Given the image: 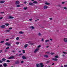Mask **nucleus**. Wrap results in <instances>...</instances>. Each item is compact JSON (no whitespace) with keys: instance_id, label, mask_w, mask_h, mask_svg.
<instances>
[{"instance_id":"obj_49","label":"nucleus","mask_w":67,"mask_h":67,"mask_svg":"<svg viewBox=\"0 0 67 67\" xmlns=\"http://www.w3.org/2000/svg\"><path fill=\"white\" fill-rule=\"evenodd\" d=\"M9 39L8 38L7 39H6V41H9Z\"/></svg>"},{"instance_id":"obj_34","label":"nucleus","mask_w":67,"mask_h":67,"mask_svg":"<svg viewBox=\"0 0 67 67\" xmlns=\"http://www.w3.org/2000/svg\"><path fill=\"white\" fill-rule=\"evenodd\" d=\"M22 51H23V53H25V50H22Z\"/></svg>"},{"instance_id":"obj_20","label":"nucleus","mask_w":67,"mask_h":67,"mask_svg":"<svg viewBox=\"0 0 67 67\" xmlns=\"http://www.w3.org/2000/svg\"><path fill=\"white\" fill-rule=\"evenodd\" d=\"M36 67H40V65L38 64L37 63L36 64Z\"/></svg>"},{"instance_id":"obj_43","label":"nucleus","mask_w":67,"mask_h":67,"mask_svg":"<svg viewBox=\"0 0 67 67\" xmlns=\"http://www.w3.org/2000/svg\"><path fill=\"white\" fill-rule=\"evenodd\" d=\"M0 13L1 14H3L4 13V12H1Z\"/></svg>"},{"instance_id":"obj_9","label":"nucleus","mask_w":67,"mask_h":67,"mask_svg":"<svg viewBox=\"0 0 67 67\" xmlns=\"http://www.w3.org/2000/svg\"><path fill=\"white\" fill-rule=\"evenodd\" d=\"M19 3H20V2H19V1H17L16 2V4H19Z\"/></svg>"},{"instance_id":"obj_15","label":"nucleus","mask_w":67,"mask_h":67,"mask_svg":"<svg viewBox=\"0 0 67 67\" xmlns=\"http://www.w3.org/2000/svg\"><path fill=\"white\" fill-rule=\"evenodd\" d=\"M44 57L46 58H48V56L47 55H44Z\"/></svg>"},{"instance_id":"obj_38","label":"nucleus","mask_w":67,"mask_h":67,"mask_svg":"<svg viewBox=\"0 0 67 67\" xmlns=\"http://www.w3.org/2000/svg\"><path fill=\"white\" fill-rule=\"evenodd\" d=\"M10 45H11V44L8 43L7 46H10Z\"/></svg>"},{"instance_id":"obj_12","label":"nucleus","mask_w":67,"mask_h":67,"mask_svg":"<svg viewBox=\"0 0 67 67\" xmlns=\"http://www.w3.org/2000/svg\"><path fill=\"white\" fill-rule=\"evenodd\" d=\"M3 66L4 67H7V64L5 63L3 64Z\"/></svg>"},{"instance_id":"obj_55","label":"nucleus","mask_w":67,"mask_h":67,"mask_svg":"<svg viewBox=\"0 0 67 67\" xmlns=\"http://www.w3.org/2000/svg\"><path fill=\"white\" fill-rule=\"evenodd\" d=\"M16 44H17V45H18V44H19V42H16Z\"/></svg>"},{"instance_id":"obj_19","label":"nucleus","mask_w":67,"mask_h":67,"mask_svg":"<svg viewBox=\"0 0 67 67\" xmlns=\"http://www.w3.org/2000/svg\"><path fill=\"white\" fill-rule=\"evenodd\" d=\"M33 3H35V4H36L37 3V2L36 1H34L33 2Z\"/></svg>"},{"instance_id":"obj_5","label":"nucleus","mask_w":67,"mask_h":67,"mask_svg":"<svg viewBox=\"0 0 67 67\" xmlns=\"http://www.w3.org/2000/svg\"><path fill=\"white\" fill-rule=\"evenodd\" d=\"M28 43L29 44H30V45H34V43H32V42H31V41H29L28 42Z\"/></svg>"},{"instance_id":"obj_44","label":"nucleus","mask_w":67,"mask_h":67,"mask_svg":"<svg viewBox=\"0 0 67 67\" xmlns=\"http://www.w3.org/2000/svg\"><path fill=\"white\" fill-rule=\"evenodd\" d=\"M9 48V47H8L6 48V49H8Z\"/></svg>"},{"instance_id":"obj_13","label":"nucleus","mask_w":67,"mask_h":67,"mask_svg":"<svg viewBox=\"0 0 67 67\" xmlns=\"http://www.w3.org/2000/svg\"><path fill=\"white\" fill-rule=\"evenodd\" d=\"M29 4L30 5H34L33 3H32L31 2Z\"/></svg>"},{"instance_id":"obj_4","label":"nucleus","mask_w":67,"mask_h":67,"mask_svg":"<svg viewBox=\"0 0 67 67\" xmlns=\"http://www.w3.org/2000/svg\"><path fill=\"white\" fill-rule=\"evenodd\" d=\"M63 41L65 43H67V38H64L63 40Z\"/></svg>"},{"instance_id":"obj_23","label":"nucleus","mask_w":67,"mask_h":67,"mask_svg":"<svg viewBox=\"0 0 67 67\" xmlns=\"http://www.w3.org/2000/svg\"><path fill=\"white\" fill-rule=\"evenodd\" d=\"M23 9H24V10H26L27 9V7H24V8H23Z\"/></svg>"},{"instance_id":"obj_46","label":"nucleus","mask_w":67,"mask_h":67,"mask_svg":"<svg viewBox=\"0 0 67 67\" xmlns=\"http://www.w3.org/2000/svg\"><path fill=\"white\" fill-rule=\"evenodd\" d=\"M0 67H4L2 65H0Z\"/></svg>"},{"instance_id":"obj_2","label":"nucleus","mask_w":67,"mask_h":67,"mask_svg":"<svg viewBox=\"0 0 67 67\" xmlns=\"http://www.w3.org/2000/svg\"><path fill=\"white\" fill-rule=\"evenodd\" d=\"M5 26V25H3L1 26V27L2 29H4V27Z\"/></svg>"},{"instance_id":"obj_7","label":"nucleus","mask_w":67,"mask_h":67,"mask_svg":"<svg viewBox=\"0 0 67 67\" xmlns=\"http://www.w3.org/2000/svg\"><path fill=\"white\" fill-rule=\"evenodd\" d=\"M22 58L23 59H26V57L24 56H22Z\"/></svg>"},{"instance_id":"obj_32","label":"nucleus","mask_w":67,"mask_h":67,"mask_svg":"<svg viewBox=\"0 0 67 67\" xmlns=\"http://www.w3.org/2000/svg\"><path fill=\"white\" fill-rule=\"evenodd\" d=\"M63 53L64 54H67V52H63Z\"/></svg>"},{"instance_id":"obj_63","label":"nucleus","mask_w":67,"mask_h":67,"mask_svg":"<svg viewBox=\"0 0 67 67\" xmlns=\"http://www.w3.org/2000/svg\"><path fill=\"white\" fill-rule=\"evenodd\" d=\"M49 47V46H47L46 47H47V48H48V47Z\"/></svg>"},{"instance_id":"obj_57","label":"nucleus","mask_w":67,"mask_h":67,"mask_svg":"<svg viewBox=\"0 0 67 67\" xmlns=\"http://www.w3.org/2000/svg\"><path fill=\"white\" fill-rule=\"evenodd\" d=\"M29 20L30 21H32V19H30Z\"/></svg>"},{"instance_id":"obj_35","label":"nucleus","mask_w":67,"mask_h":67,"mask_svg":"<svg viewBox=\"0 0 67 67\" xmlns=\"http://www.w3.org/2000/svg\"><path fill=\"white\" fill-rule=\"evenodd\" d=\"M19 39V37H18L16 38V40H18Z\"/></svg>"},{"instance_id":"obj_41","label":"nucleus","mask_w":67,"mask_h":67,"mask_svg":"<svg viewBox=\"0 0 67 67\" xmlns=\"http://www.w3.org/2000/svg\"><path fill=\"white\" fill-rule=\"evenodd\" d=\"M49 42V41L48 40H47L46 41V42Z\"/></svg>"},{"instance_id":"obj_36","label":"nucleus","mask_w":67,"mask_h":67,"mask_svg":"<svg viewBox=\"0 0 67 67\" xmlns=\"http://www.w3.org/2000/svg\"><path fill=\"white\" fill-rule=\"evenodd\" d=\"M49 63V61H47L46 62V64H48V63Z\"/></svg>"},{"instance_id":"obj_39","label":"nucleus","mask_w":67,"mask_h":67,"mask_svg":"<svg viewBox=\"0 0 67 67\" xmlns=\"http://www.w3.org/2000/svg\"><path fill=\"white\" fill-rule=\"evenodd\" d=\"M5 44L6 45H8V42H6L5 43Z\"/></svg>"},{"instance_id":"obj_47","label":"nucleus","mask_w":67,"mask_h":67,"mask_svg":"<svg viewBox=\"0 0 67 67\" xmlns=\"http://www.w3.org/2000/svg\"><path fill=\"white\" fill-rule=\"evenodd\" d=\"M12 27H10L9 28V30H12Z\"/></svg>"},{"instance_id":"obj_56","label":"nucleus","mask_w":67,"mask_h":67,"mask_svg":"<svg viewBox=\"0 0 67 67\" xmlns=\"http://www.w3.org/2000/svg\"><path fill=\"white\" fill-rule=\"evenodd\" d=\"M58 6L59 7H61V6L60 5H58Z\"/></svg>"},{"instance_id":"obj_60","label":"nucleus","mask_w":67,"mask_h":67,"mask_svg":"<svg viewBox=\"0 0 67 67\" xmlns=\"http://www.w3.org/2000/svg\"><path fill=\"white\" fill-rule=\"evenodd\" d=\"M50 41H53V39H50Z\"/></svg>"},{"instance_id":"obj_17","label":"nucleus","mask_w":67,"mask_h":67,"mask_svg":"<svg viewBox=\"0 0 67 67\" xmlns=\"http://www.w3.org/2000/svg\"><path fill=\"white\" fill-rule=\"evenodd\" d=\"M27 46H28V44H25V46H24V47L25 48H26V47H27Z\"/></svg>"},{"instance_id":"obj_54","label":"nucleus","mask_w":67,"mask_h":67,"mask_svg":"<svg viewBox=\"0 0 67 67\" xmlns=\"http://www.w3.org/2000/svg\"><path fill=\"white\" fill-rule=\"evenodd\" d=\"M37 20H39V19H38L37 20H35V22H36V21H37Z\"/></svg>"},{"instance_id":"obj_14","label":"nucleus","mask_w":67,"mask_h":67,"mask_svg":"<svg viewBox=\"0 0 67 67\" xmlns=\"http://www.w3.org/2000/svg\"><path fill=\"white\" fill-rule=\"evenodd\" d=\"M5 2L4 1H2L0 2V3H3Z\"/></svg>"},{"instance_id":"obj_42","label":"nucleus","mask_w":67,"mask_h":67,"mask_svg":"<svg viewBox=\"0 0 67 67\" xmlns=\"http://www.w3.org/2000/svg\"><path fill=\"white\" fill-rule=\"evenodd\" d=\"M41 47V45H39L38 46V48H40V47Z\"/></svg>"},{"instance_id":"obj_48","label":"nucleus","mask_w":67,"mask_h":67,"mask_svg":"<svg viewBox=\"0 0 67 67\" xmlns=\"http://www.w3.org/2000/svg\"><path fill=\"white\" fill-rule=\"evenodd\" d=\"M49 19L50 20H53V18H49Z\"/></svg>"},{"instance_id":"obj_29","label":"nucleus","mask_w":67,"mask_h":67,"mask_svg":"<svg viewBox=\"0 0 67 67\" xmlns=\"http://www.w3.org/2000/svg\"><path fill=\"white\" fill-rule=\"evenodd\" d=\"M55 58H58V55L55 56Z\"/></svg>"},{"instance_id":"obj_45","label":"nucleus","mask_w":67,"mask_h":67,"mask_svg":"<svg viewBox=\"0 0 67 67\" xmlns=\"http://www.w3.org/2000/svg\"><path fill=\"white\" fill-rule=\"evenodd\" d=\"M41 41L42 42H43L44 41V39L43 38H42V40H41Z\"/></svg>"},{"instance_id":"obj_31","label":"nucleus","mask_w":67,"mask_h":67,"mask_svg":"<svg viewBox=\"0 0 67 67\" xmlns=\"http://www.w3.org/2000/svg\"><path fill=\"white\" fill-rule=\"evenodd\" d=\"M17 7H20V5L19 4H18L17 5Z\"/></svg>"},{"instance_id":"obj_51","label":"nucleus","mask_w":67,"mask_h":67,"mask_svg":"<svg viewBox=\"0 0 67 67\" xmlns=\"http://www.w3.org/2000/svg\"><path fill=\"white\" fill-rule=\"evenodd\" d=\"M51 54L52 55H54V53H51Z\"/></svg>"},{"instance_id":"obj_28","label":"nucleus","mask_w":67,"mask_h":67,"mask_svg":"<svg viewBox=\"0 0 67 67\" xmlns=\"http://www.w3.org/2000/svg\"><path fill=\"white\" fill-rule=\"evenodd\" d=\"M5 31L7 32H10V31L9 30H6Z\"/></svg>"},{"instance_id":"obj_8","label":"nucleus","mask_w":67,"mask_h":67,"mask_svg":"<svg viewBox=\"0 0 67 67\" xmlns=\"http://www.w3.org/2000/svg\"><path fill=\"white\" fill-rule=\"evenodd\" d=\"M53 60H54L55 61H57L58 60V59L57 58H53L52 59Z\"/></svg>"},{"instance_id":"obj_40","label":"nucleus","mask_w":67,"mask_h":67,"mask_svg":"<svg viewBox=\"0 0 67 67\" xmlns=\"http://www.w3.org/2000/svg\"><path fill=\"white\" fill-rule=\"evenodd\" d=\"M24 63V61H21V64H22V63Z\"/></svg>"},{"instance_id":"obj_22","label":"nucleus","mask_w":67,"mask_h":67,"mask_svg":"<svg viewBox=\"0 0 67 67\" xmlns=\"http://www.w3.org/2000/svg\"><path fill=\"white\" fill-rule=\"evenodd\" d=\"M30 28L31 29H34L35 27L33 26H32Z\"/></svg>"},{"instance_id":"obj_25","label":"nucleus","mask_w":67,"mask_h":67,"mask_svg":"<svg viewBox=\"0 0 67 67\" xmlns=\"http://www.w3.org/2000/svg\"><path fill=\"white\" fill-rule=\"evenodd\" d=\"M6 62H7V63H10V60H7Z\"/></svg>"},{"instance_id":"obj_37","label":"nucleus","mask_w":67,"mask_h":67,"mask_svg":"<svg viewBox=\"0 0 67 67\" xmlns=\"http://www.w3.org/2000/svg\"><path fill=\"white\" fill-rule=\"evenodd\" d=\"M38 35H39V36H41V34L40 33H38Z\"/></svg>"},{"instance_id":"obj_59","label":"nucleus","mask_w":67,"mask_h":67,"mask_svg":"<svg viewBox=\"0 0 67 67\" xmlns=\"http://www.w3.org/2000/svg\"><path fill=\"white\" fill-rule=\"evenodd\" d=\"M46 53H47V54H49V52H46Z\"/></svg>"},{"instance_id":"obj_11","label":"nucleus","mask_w":67,"mask_h":67,"mask_svg":"<svg viewBox=\"0 0 67 67\" xmlns=\"http://www.w3.org/2000/svg\"><path fill=\"white\" fill-rule=\"evenodd\" d=\"M14 17H12L11 16H9L8 18V19H13Z\"/></svg>"},{"instance_id":"obj_52","label":"nucleus","mask_w":67,"mask_h":67,"mask_svg":"<svg viewBox=\"0 0 67 67\" xmlns=\"http://www.w3.org/2000/svg\"><path fill=\"white\" fill-rule=\"evenodd\" d=\"M23 55V54L22 53H21V54H20L19 55V56H21V55Z\"/></svg>"},{"instance_id":"obj_27","label":"nucleus","mask_w":67,"mask_h":67,"mask_svg":"<svg viewBox=\"0 0 67 67\" xmlns=\"http://www.w3.org/2000/svg\"><path fill=\"white\" fill-rule=\"evenodd\" d=\"M5 25L6 26H8V25H9V24L6 23V24H5Z\"/></svg>"},{"instance_id":"obj_62","label":"nucleus","mask_w":67,"mask_h":67,"mask_svg":"<svg viewBox=\"0 0 67 67\" xmlns=\"http://www.w3.org/2000/svg\"><path fill=\"white\" fill-rule=\"evenodd\" d=\"M62 4H64V3H64V2H62Z\"/></svg>"},{"instance_id":"obj_26","label":"nucleus","mask_w":67,"mask_h":67,"mask_svg":"<svg viewBox=\"0 0 67 67\" xmlns=\"http://www.w3.org/2000/svg\"><path fill=\"white\" fill-rule=\"evenodd\" d=\"M64 9H65V10H67V7H64Z\"/></svg>"},{"instance_id":"obj_1","label":"nucleus","mask_w":67,"mask_h":67,"mask_svg":"<svg viewBox=\"0 0 67 67\" xmlns=\"http://www.w3.org/2000/svg\"><path fill=\"white\" fill-rule=\"evenodd\" d=\"M15 63L16 64H20V61L19 60H16L15 62Z\"/></svg>"},{"instance_id":"obj_30","label":"nucleus","mask_w":67,"mask_h":67,"mask_svg":"<svg viewBox=\"0 0 67 67\" xmlns=\"http://www.w3.org/2000/svg\"><path fill=\"white\" fill-rule=\"evenodd\" d=\"M4 41H2L1 42V43H4Z\"/></svg>"},{"instance_id":"obj_64","label":"nucleus","mask_w":67,"mask_h":67,"mask_svg":"<svg viewBox=\"0 0 67 67\" xmlns=\"http://www.w3.org/2000/svg\"><path fill=\"white\" fill-rule=\"evenodd\" d=\"M54 64H54V63H52V65H54Z\"/></svg>"},{"instance_id":"obj_3","label":"nucleus","mask_w":67,"mask_h":67,"mask_svg":"<svg viewBox=\"0 0 67 67\" xmlns=\"http://www.w3.org/2000/svg\"><path fill=\"white\" fill-rule=\"evenodd\" d=\"M43 8L44 9H46L48 8V6L46 5H45L44 6Z\"/></svg>"},{"instance_id":"obj_10","label":"nucleus","mask_w":67,"mask_h":67,"mask_svg":"<svg viewBox=\"0 0 67 67\" xmlns=\"http://www.w3.org/2000/svg\"><path fill=\"white\" fill-rule=\"evenodd\" d=\"M14 56H13L12 57H10L8 58L9 59H12L13 58H14Z\"/></svg>"},{"instance_id":"obj_21","label":"nucleus","mask_w":67,"mask_h":67,"mask_svg":"<svg viewBox=\"0 0 67 67\" xmlns=\"http://www.w3.org/2000/svg\"><path fill=\"white\" fill-rule=\"evenodd\" d=\"M5 60H6V59L5 58H3L2 59V60H3V62H5Z\"/></svg>"},{"instance_id":"obj_6","label":"nucleus","mask_w":67,"mask_h":67,"mask_svg":"<svg viewBox=\"0 0 67 67\" xmlns=\"http://www.w3.org/2000/svg\"><path fill=\"white\" fill-rule=\"evenodd\" d=\"M38 50H39V49L38 48L36 49L34 51V53H37V52Z\"/></svg>"},{"instance_id":"obj_61","label":"nucleus","mask_w":67,"mask_h":67,"mask_svg":"<svg viewBox=\"0 0 67 67\" xmlns=\"http://www.w3.org/2000/svg\"><path fill=\"white\" fill-rule=\"evenodd\" d=\"M24 3H25V4H26V2H24Z\"/></svg>"},{"instance_id":"obj_58","label":"nucleus","mask_w":67,"mask_h":67,"mask_svg":"<svg viewBox=\"0 0 67 67\" xmlns=\"http://www.w3.org/2000/svg\"><path fill=\"white\" fill-rule=\"evenodd\" d=\"M3 19V17L0 18V19L1 20V19Z\"/></svg>"},{"instance_id":"obj_18","label":"nucleus","mask_w":67,"mask_h":67,"mask_svg":"<svg viewBox=\"0 0 67 67\" xmlns=\"http://www.w3.org/2000/svg\"><path fill=\"white\" fill-rule=\"evenodd\" d=\"M45 4L46 5H49V4H49V3H48L47 2H46L45 3Z\"/></svg>"},{"instance_id":"obj_16","label":"nucleus","mask_w":67,"mask_h":67,"mask_svg":"<svg viewBox=\"0 0 67 67\" xmlns=\"http://www.w3.org/2000/svg\"><path fill=\"white\" fill-rule=\"evenodd\" d=\"M19 34H24V32H22L21 31H20L19 32Z\"/></svg>"},{"instance_id":"obj_33","label":"nucleus","mask_w":67,"mask_h":67,"mask_svg":"<svg viewBox=\"0 0 67 67\" xmlns=\"http://www.w3.org/2000/svg\"><path fill=\"white\" fill-rule=\"evenodd\" d=\"M0 63H3V61L1 60H0Z\"/></svg>"},{"instance_id":"obj_50","label":"nucleus","mask_w":67,"mask_h":67,"mask_svg":"<svg viewBox=\"0 0 67 67\" xmlns=\"http://www.w3.org/2000/svg\"><path fill=\"white\" fill-rule=\"evenodd\" d=\"M64 67H67V65H65L64 66Z\"/></svg>"},{"instance_id":"obj_53","label":"nucleus","mask_w":67,"mask_h":67,"mask_svg":"<svg viewBox=\"0 0 67 67\" xmlns=\"http://www.w3.org/2000/svg\"><path fill=\"white\" fill-rule=\"evenodd\" d=\"M2 52H3V51H2V50L0 51V53H2Z\"/></svg>"},{"instance_id":"obj_24","label":"nucleus","mask_w":67,"mask_h":67,"mask_svg":"<svg viewBox=\"0 0 67 67\" xmlns=\"http://www.w3.org/2000/svg\"><path fill=\"white\" fill-rule=\"evenodd\" d=\"M4 53H7V50L5 49L4 50Z\"/></svg>"}]
</instances>
